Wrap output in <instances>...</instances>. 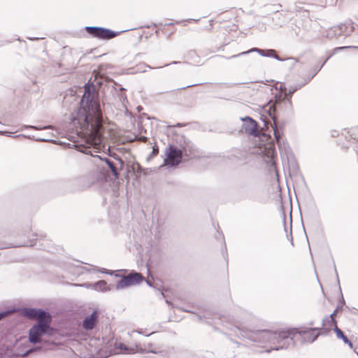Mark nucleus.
Here are the masks:
<instances>
[{
  "mask_svg": "<svg viewBox=\"0 0 358 358\" xmlns=\"http://www.w3.org/2000/svg\"><path fill=\"white\" fill-rule=\"evenodd\" d=\"M103 110V104L101 103L94 85L88 82L84 86V92L72 122L77 127L78 134L94 144L103 142L104 124L108 120Z\"/></svg>",
  "mask_w": 358,
  "mask_h": 358,
  "instance_id": "obj_1",
  "label": "nucleus"
},
{
  "mask_svg": "<svg viewBox=\"0 0 358 358\" xmlns=\"http://www.w3.org/2000/svg\"><path fill=\"white\" fill-rule=\"evenodd\" d=\"M233 331L234 335L238 338L261 344L270 343L273 345L270 350H267L268 352L271 350L287 349L290 345H294L293 337L291 336L289 331H277L268 329H257L242 324L235 326Z\"/></svg>",
  "mask_w": 358,
  "mask_h": 358,
  "instance_id": "obj_2",
  "label": "nucleus"
},
{
  "mask_svg": "<svg viewBox=\"0 0 358 358\" xmlns=\"http://www.w3.org/2000/svg\"><path fill=\"white\" fill-rule=\"evenodd\" d=\"M184 138V145L177 147L174 145H169L165 152L164 164L168 166L175 167L189 158L194 157V148L190 141Z\"/></svg>",
  "mask_w": 358,
  "mask_h": 358,
  "instance_id": "obj_3",
  "label": "nucleus"
},
{
  "mask_svg": "<svg viewBox=\"0 0 358 358\" xmlns=\"http://www.w3.org/2000/svg\"><path fill=\"white\" fill-rule=\"evenodd\" d=\"M271 119V127L276 143L278 144L280 156L282 159L286 157L287 161L293 158V154L288 143L284 139L283 129L285 124L276 120L275 115L269 114Z\"/></svg>",
  "mask_w": 358,
  "mask_h": 358,
  "instance_id": "obj_4",
  "label": "nucleus"
},
{
  "mask_svg": "<svg viewBox=\"0 0 358 358\" xmlns=\"http://www.w3.org/2000/svg\"><path fill=\"white\" fill-rule=\"evenodd\" d=\"M271 105L269 107V110L273 109L272 113H269L271 115H275L276 120H278V115L280 112H282L285 115H290L293 112L292 103L290 98L285 96V94H275L273 97V100L271 101Z\"/></svg>",
  "mask_w": 358,
  "mask_h": 358,
  "instance_id": "obj_5",
  "label": "nucleus"
},
{
  "mask_svg": "<svg viewBox=\"0 0 358 358\" xmlns=\"http://www.w3.org/2000/svg\"><path fill=\"white\" fill-rule=\"evenodd\" d=\"M84 29L91 37L103 41L112 39L128 31L122 30L116 31L108 28L97 26H86Z\"/></svg>",
  "mask_w": 358,
  "mask_h": 358,
  "instance_id": "obj_6",
  "label": "nucleus"
},
{
  "mask_svg": "<svg viewBox=\"0 0 358 358\" xmlns=\"http://www.w3.org/2000/svg\"><path fill=\"white\" fill-rule=\"evenodd\" d=\"M29 234V231H27ZM24 238L17 246H24V247H34L36 246L37 249L43 250H49L50 248L48 246L49 243L47 242L46 240L44 239L45 235L42 233H34L31 234V237L29 236V234H27V231H24V233L22 235Z\"/></svg>",
  "mask_w": 358,
  "mask_h": 358,
  "instance_id": "obj_7",
  "label": "nucleus"
},
{
  "mask_svg": "<svg viewBox=\"0 0 358 358\" xmlns=\"http://www.w3.org/2000/svg\"><path fill=\"white\" fill-rule=\"evenodd\" d=\"M103 342L105 343L106 348L115 346V349H119L121 351H125L128 354H134L138 352L143 353H153L157 354V351L154 350L143 349L139 344H136L134 347L127 346L124 343H117V341H114L113 338L103 337Z\"/></svg>",
  "mask_w": 358,
  "mask_h": 358,
  "instance_id": "obj_8",
  "label": "nucleus"
},
{
  "mask_svg": "<svg viewBox=\"0 0 358 358\" xmlns=\"http://www.w3.org/2000/svg\"><path fill=\"white\" fill-rule=\"evenodd\" d=\"M115 276L120 278V280L115 284L117 290L138 285L144 280L142 274L135 270H131L127 275H115Z\"/></svg>",
  "mask_w": 358,
  "mask_h": 358,
  "instance_id": "obj_9",
  "label": "nucleus"
},
{
  "mask_svg": "<svg viewBox=\"0 0 358 358\" xmlns=\"http://www.w3.org/2000/svg\"><path fill=\"white\" fill-rule=\"evenodd\" d=\"M50 327L48 321H38L34 324L29 331V341L32 344L41 343V337L49 334Z\"/></svg>",
  "mask_w": 358,
  "mask_h": 358,
  "instance_id": "obj_10",
  "label": "nucleus"
},
{
  "mask_svg": "<svg viewBox=\"0 0 358 358\" xmlns=\"http://www.w3.org/2000/svg\"><path fill=\"white\" fill-rule=\"evenodd\" d=\"M264 52V50L263 49H260V48H252L247 51H244V52H240V53H238L236 55H233L229 57L217 55L214 56L213 58H224L226 59H235V58H241L244 56L248 55V54H250L251 52H257L263 57H273L278 61L282 62V61L285 60L284 59H282L278 55H276V52L273 49H268L267 54H264L263 53Z\"/></svg>",
  "mask_w": 358,
  "mask_h": 358,
  "instance_id": "obj_11",
  "label": "nucleus"
},
{
  "mask_svg": "<svg viewBox=\"0 0 358 358\" xmlns=\"http://www.w3.org/2000/svg\"><path fill=\"white\" fill-rule=\"evenodd\" d=\"M294 331L301 336L303 343H312L322 335L320 327H300L295 328Z\"/></svg>",
  "mask_w": 358,
  "mask_h": 358,
  "instance_id": "obj_12",
  "label": "nucleus"
},
{
  "mask_svg": "<svg viewBox=\"0 0 358 358\" xmlns=\"http://www.w3.org/2000/svg\"><path fill=\"white\" fill-rule=\"evenodd\" d=\"M342 135L345 137L346 143H341V139H338V144L341 145V148L346 150L352 148L356 152V150H358V128L345 129Z\"/></svg>",
  "mask_w": 358,
  "mask_h": 358,
  "instance_id": "obj_13",
  "label": "nucleus"
},
{
  "mask_svg": "<svg viewBox=\"0 0 358 358\" xmlns=\"http://www.w3.org/2000/svg\"><path fill=\"white\" fill-rule=\"evenodd\" d=\"M92 157L95 159H99L100 162H104L109 169L111 171L113 175L115 177L118 176V172L119 171L124 170L125 167V163L124 162L120 157L115 158L116 162H114L111 159H108V157H102L99 155H92Z\"/></svg>",
  "mask_w": 358,
  "mask_h": 358,
  "instance_id": "obj_14",
  "label": "nucleus"
},
{
  "mask_svg": "<svg viewBox=\"0 0 358 358\" xmlns=\"http://www.w3.org/2000/svg\"><path fill=\"white\" fill-rule=\"evenodd\" d=\"M243 122L242 129L245 132L254 137L259 136V127L256 120L250 116L240 118Z\"/></svg>",
  "mask_w": 358,
  "mask_h": 358,
  "instance_id": "obj_15",
  "label": "nucleus"
},
{
  "mask_svg": "<svg viewBox=\"0 0 358 358\" xmlns=\"http://www.w3.org/2000/svg\"><path fill=\"white\" fill-rule=\"evenodd\" d=\"M96 178L93 173L80 176L75 180V183L78 189H85L91 187L95 182Z\"/></svg>",
  "mask_w": 358,
  "mask_h": 358,
  "instance_id": "obj_16",
  "label": "nucleus"
},
{
  "mask_svg": "<svg viewBox=\"0 0 358 358\" xmlns=\"http://www.w3.org/2000/svg\"><path fill=\"white\" fill-rule=\"evenodd\" d=\"M334 327H338L335 316L326 315L322 321V327H320L322 335H327Z\"/></svg>",
  "mask_w": 358,
  "mask_h": 358,
  "instance_id": "obj_17",
  "label": "nucleus"
},
{
  "mask_svg": "<svg viewBox=\"0 0 358 358\" xmlns=\"http://www.w3.org/2000/svg\"><path fill=\"white\" fill-rule=\"evenodd\" d=\"M99 315V311L94 310L90 315L86 316L83 320V329L87 331L92 330L98 323Z\"/></svg>",
  "mask_w": 358,
  "mask_h": 358,
  "instance_id": "obj_18",
  "label": "nucleus"
},
{
  "mask_svg": "<svg viewBox=\"0 0 358 358\" xmlns=\"http://www.w3.org/2000/svg\"><path fill=\"white\" fill-rule=\"evenodd\" d=\"M274 15L271 18L274 28L282 27L287 20L285 15L278 13V10L273 11Z\"/></svg>",
  "mask_w": 358,
  "mask_h": 358,
  "instance_id": "obj_19",
  "label": "nucleus"
},
{
  "mask_svg": "<svg viewBox=\"0 0 358 358\" xmlns=\"http://www.w3.org/2000/svg\"><path fill=\"white\" fill-rule=\"evenodd\" d=\"M351 48V46H343V47H338V48H336L334 49L333 52L331 54H330L325 59L324 61L322 62V64L317 69H315L313 70V72L312 73V75L310 76V78H309V80H310L313 78L315 77V76L322 69V68L324 66V65L326 64V62L335 54L338 53V52L344 50V49H347V48Z\"/></svg>",
  "mask_w": 358,
  "mask_h": 358,
  "instance_id": "obj_20",
  "label": "nucleus"
},
{
  "mask_svg": "<svg viewBox=\"0 0 358 358\" xmlns=\"http://www.w3.org/2000/svg\"><path fill=\"white\" fill-rule=\"evenodd\" d=\"M113 289V285H108L103 280H98L94 282V290L97 292H106Z\"/></svg>",
  "mask_w": 358,
  "mask_h": 358,
  "instance_id": "obj_21",
  "label": "nucleus"
},
{
  "mask_svg": "<svg viewBox=\"0 0 358 358\" xmlns=\"http://www.w3.org/2000/svg\"><path fill=\"white\" fill-rule=\"evenodd\" d=\"M282 219H283L284 229H285V231L286 233L287 239L289 241H290L291 244L293 245H294V241H293L292 231V213L290 212V216H289L290 230H289V233L288 234L287 233V227H286V214H285V212L282 206Z\"/></svg>",
  "mask_w": 358,
  "mask_h": 358,
  "instance_id": "obj_22",
  "label": "nucleus"
},
{
  "mask_svg": "<svg viewBox=\"0 0 358 358\" xmlns=\"http://www.w3.org/2000/svg\"><path fill=\"white\" fill-rule=\"evenodd\" d=\"M200 19H192V18H189V19H186V20H181V21H177L176 22V23H173V22H169V23H166L164 24H163L162 23H159V24H157V23H153L152 25L150 26V25H148V26H145L146 28H150L151 27H162V26H164V27H166V26H171V25H173L174 24H180V23H182L184 26H186L187 25V23L188 22H190L192 21H194V22H198L199 21Z\"/></svg>",
  "mask_w": 358,
  "mask_h": 358,
  "instance_id": "obj_23",
  "label": "nucleus"
},
{
  "mask_svg": "<svg viewBox=\"0 0 358 358\" xmlns=\"http://www.w3.org/2000/svg\"><path fill=\"white\" fill-rule=\"evenodd\" d=\"M184 58L188 61H189L192 63H199V56L196 54L195 50H189L188 51L185 55L184 56Z\"/></svg>",
  "mask_w": 358,
  "mask_h": 358,
  "instance_id": "obj_24",
  "label": "nucleus"
},
{
  "mask_svg": "<svg viewBox=\"0 0 358 358\" xmlns=\"http://www.w3.org/2000/svg\"><path fill=\"white\" fill-rule=\"evenodd\" d=\"M37 311H38V308H36L26 307V308H22V313L29 318H35L36 319Z\"/></svg>",
  "mask_w": 358,
  "mask_h": 358,
  "instance_id": "obj_25",
  "label": "nucleus"
},
{
  "mask_svg": "<svg viewBox=\"0 0 358 358\" xmlns=\"http://www.w3.org/2000/svg\"><path fill=\"white\" fill-rule=\"evenodd\" d=\"M306 83L307 82L289 86L287 89V96L291 99L293 94L301 89Z\"/></svg>",
  "mask_w": 358,
  "mask_h": 358,
  "instance_id": "obj_26",
  "label": "nucleus"
},
{
  "mask_svg": "<svg viewBox=\"0 0 358 358\" xmlns=\"http://www.w3.org/2000/svg\"><path fill=\"white\" fill-rule=\"evenodd\" d=\"M345 304V301L343 295L341 293V298L339 299L337 306L336 307V309L332 312V313H331V316H336L338 312L342 311Z\"/></svg>",
  "mask_w": 358,
  "mask_h": 358,
  "instance_id": "obj_27",
  "label": "nucleus"
},
{
  "mask_svg": "<svg viewBox=\"0 0 358 358\" xmlns=\"http://www.w3.org/2000/svg\"><path fill=\"white\" fill-rule=\"evenodd\" d=\"M50 315L49 312L45 310L43 308H38V311L36 313V319H38V321H48L47 320H45L46 318H48Z\"/></svg>",
  "mask_w": 358,
  "mask_h": 358,
  "instance_id": "obj_28",
  "label": "nucleus"
},
{
  "mask_svg": "<svg viewBox=\"0 0 358 358\" xmlns=\"http://www.w3.org/2000/svg\"><path fill=\"white\" fill-rule=\"evenodd\" d=\"M333 330L334 331L337 338L342 340L344 343L347 341L348 342L349 338L345 336L344 332L341 329H339L338 327H334Z\"/></svg>",
  "mask_w": 358,
  "mask_h": 358,
  "instance_id": "obj_29",
  "label": "nucleus"
},
{
  "mask_svg": "<svg viewBox=\"0 0 358 358\" xmlns=\"http://www.w3.org/2000/svg\"><path fill=\"white\" fill-rule=\"evenodd\" d=\"M346 24L345 37L350 36L356 30L355 24L351 20H346Z\"/></svg>",
  "mask_w": 358,
  "mask_h": 358,
  "instance_id": "obj_30",
  "label": "nucleus"
},
{
  "mask_svg": "<svg viewBox=\"0 0 358 358\" xmlns=\"http://www.w3.org/2000/svg\"><path fill=\"white\" fill-rule=\"evenodd\" d=\"M301 24V22L296 20L295 25L294 27H292V31H294V34L299 37H301L302 36V32L300 27Z\"/></svg>",
  "mask_w": 358,
  "mask_h": 358,
  "instance_id": "obj_31",
  "label": "nucleus"
},
{
  "mask_svg": "<svg viewBox=\"0 0 358 358\" xmlns=\"http://www.w3.org/2000/svg\"><path fill=\"white\" fill-rule=\"evenodd\" d=\"M346 21L343 23H341L339 25L336 26V29L338 30V35L343 36L345 37V31L347 29L346 27Z\"/></svg>",
  "mask_w": 358,
  "mask_h": 358,
  "instance_id": "obj_32",
  "label": "nucleus"
},
{
  "mask_svg": "<svg viewBox=\"0 0 358 358\" xmlns=\"http://www.w3.org/2000/svg\"><path fill=\"white\" fill-rule=\"evenodd\" d=\"M50 128V126H43V127H39V126H34V125H23L21 127V130H23L24 129H31L34 130H43V129H47Z\"/></svg>",
  "mask_w": 358,
  "mask_h": 358,
  "instance_id": "obj_33",
  "label": "nucleus"
},
{
  "mask_svg": "<svg viewBox=\"0 0 358 358\" xmlns=\"http://www.w3.org/2000/svg\"><path fill=\"white\" fill-rule=\"evenodd\" d=\"M327 36L329 38H334V37H338V36H340V35H338V30L336 29V26L335 27H333L331 28H330L328 31H327Z\"/></svg>",
  "mask_w": 358,
  "mask_h": 358,
  "instance_id": "obj_34",
  "label": "nucleus"
},
{
  "mask_svg": "<svg viewBox=\"0 0 358 358\" xmlns=\"http://www.w3.org/2000/svg\"><path fill=\"white\" fill-rule=\"evenodd\" d=\"M287 88L285 86V84H280L279 87V92L277 94H282L287 96Z\"/></svg>",
  "mask_w": 358,
  "mask_h": 358,
  "instance_id": "obj_35",
  "label": "nucleus"
},
{
  "mask_svg": "<svg viewBox=\"0 0 358 358\" xmlns=\"http://www.w3.org/2000/svg\"><path fill=\"white\" fill-rule=\"evenodd\" d=\"M79 286L87 289H94V282H86L81 285H79Z\"/></svg>",
  "mask_w": 358,
  "mask_h": 358,
  "instance_id": "obj_36",
  "label": "nucleus"
},
{
  "mask_svg": "<svg viewBox=\"0 0 358 358\" xmlns=\"http://www.w3.org/2000/svg\"><path fill=\"white\" fill-rule=\"evenodd\" d=\"M98 272L101 273L108 274L110 275H113L114 271L112 270H108L106 268H101L98 269Z\"/></svg>",
  "mask_w": 358,
  "mask_h": 358,
  "instance_id": "obj_37",
  "label": "nucleus"
},
{
  "mask_svg": "<svg viewBox=\"0 0 358 358\" xmlns=\"http://www.w3.org/2000/svg\"><path fill=\"white\" fill-rule=\"evenodd\" d=\"M159 153V148L158 147H153L152 148V151L150 155V157H154L155 156H157Z\"/></svg>",
  "mask_w": 358,
  "mask_h": 358,
  "instance_id": "obj_38",
  "label": "nucleus"
},
{
  "mask_svg": "<svg viewBox=\"0 0 358 358\" xmlns=\"http://www.w3.org/2000/svg\"><path fill=\"white\" fill-rule=\"evenodd\" d=\"M203 83H195V84H192V85H187V86H184V87H180V88H178L177 90H185V89H187V88H189V87H194V86H197V85H203Z\"/></svg>",
  "mask_w": 358,
  "mask_h": 358,
  "instance_id": "obj_39",
  "label": "nucleus"
},
{
  "mask_svg": "<svg viewBox=\"0 0 358 358\" xmlns=\"http://www.w3.org/2000/svg\"><path fill=\"white\" fill-rule=\"evenodd\" d=\"M213 29V20H209V27H205L203 28V30L211 31Z\"/></svg>",
  "mask_w": 358,
  "mask_h": 358,
  "instance_id": "obj_40",
  "label": "nucleus"
},
{
  "mask_svg": "<svg viewBox=\"0 0 358 358\" xmlns=\"http://www.w3.org/2000/svg\"><path fill=\"white\" fill-rule=\"evenodd\" d=\"M286 60L290 61L292 66H294L295 64L299 62L298 59L294 57H289L286 59Z\"/></svg>",
  "mask_w": 358,
  "mask_h": 358,
  "instance_id": "obj_41",
  "label": "nucleus"
},
{
  "mask_svg": "<svg viewBox=\"0 0 358 358\" xmlns=\"http://www.w3.org/2000/svg\"><path fill=\"white\" fill-rule=\"evenodd\" d=\"M215 84L217 85H224L227 87H231L235 85L234 83H215Z\"/></svg>",
  "mask_w": 358,
  "mask_h": 358,
  "instance_id": "obj_42",
  "label": "nucleus"
},
{
  "mask_svg": "<svg viewBox=\"0 0 358 358\" xmlns=\"http://www.w3.org/2000/svg\"><path fill=\"white\" fill-rule=\"evenodd\" d=\"M9 313V310H1L0 311V320L4 317L5 316H6L8 315V313Z\"/></svg>",
  "mask_w": 358,
  "mask_h": 358,
  "instance_id": "obj_43",
  "label": "nucleus"
},
{
  "mask_svg": "<svg viewBox=\"0 0 358 358\" xmlns=\"http://www.w3.org/2000/svg\"><path fill=\"white\" fill-rule=\"evenodd\" d=\"M185 125L186 124H184V123H177L175 125H168L167 127L168 128H171V127H184Z\"/></svg>",
  "mask_w": 358,
  "mask_h": 358,
  "instance_id": "obj_44",
  "label": "nucleus"
},
{
  "mask_svg": "<svg viewBox=\"0 0 358 358\" xmlns=\"http://www.w3.org/2000/svg\"><path fill=\"white\" fill-rule=\"evenodd\" d=\"M143 281H145L146 284L149 286V287H155L153 283L150 280H145L144 278V280Z\"/></svg>",
  "mask_w": 358,
  "mask_h": 358,
  "instance_id": "obj_45",
  "label": "nucleus"
},
{
  "mask_svg": "<svg viewBox=\"0 0 358 358\" xmlns=\"http://www.w3.org/2000/svg\"><path fill=\"white\" fill-rule=\"evenodd\" d=\"M331 135L332 137H336L339 135V132L338 131H332Z\"/></svg>",
  "mask_w": 358,
  "mask_h": 358,
  "instance_id": "obj_46",
  "label": "nucleus"
},
{
  "mask_svg": "<svg viewBox=\"0 0 358 358\" xmlns=\"http://www.w3.org/2000/svg\"><path fill=\"white\" fill-rule=\"evenodd\" d=\"M345 344H347V345H348V346H349L351 349H352V348H353V343H352V342L350 339H348V342L347 341V342H345Z\"/></svg>",
  "mask_w": 358,
  "mask_h": 358,
  "instance_id": "obj_47",
  "label": "nucleus"
},
{
  "mask_svg": "<svg viewBox=\"0 0 358 358\" xmlns=\"http://www.w3.org/2000/svg\"><path fill=\"white\" fill-rule=\"evenodd\" d=\"M180 62H178V61H173V62H171V63H169V64H164V66H169V65H171V64H180Z\"/></svg>",
  "mask_w": 358,
  "mask_h": 358,
  "instance_id": "obj_48",
  "label": "nucleus"
},
{
  "mask_svg": "<svg viewBox=\"0 0 358 358\" xmlns=\"http://www.w3.org/2000/svg\"><path fill=\"white\" fill-rule=\"evenodd\" d=\"M219 236H220V237H221V238H224V235H223V234H222V232H221V233H220V232L217 231V234H215V238H216L217 239H218V238H219Z\"/></svg>",
  "mask_w": 358,
  "mask_h": 358,
  "instance_id": "obj_49",
  "label": "nucleus"
},
{
  "mask_svg": "<svg viewBox=\"0 0 358 358\" xmlns=\"http://www.w3.org/2000/svg\"><path fill=\"white\" fill-rule=\"evenodd\" d=\"M334 265L335 272H336V273L337 281H338V283L339 284V283H340V282H339L338 275V273H337V270H336V265H335V264H334Z\"/></svg>",
  "mask_w": 358,
  "mask_h": 358,
  "instance_id": "obj_50",
  "label": "nucleus"
},
{
  "mask_svg": "<svg viewBox=\"0 0 358 358\" xmlns=\"http://www.w3.org/2000/svg\"><path fill=\"white\" fill-rule=\"evenodd\" d=\"M8 131H0V135L6 134V136H8L7 134H8Z\"/></svg>",
  "mask_w": 358,
  "mask_h": 358,
  "instance_id": "obj_51",
  "label": "nucleus"
},
{
  "mask_svg": "<svg viewBox=\"0 0 358 358\" xmlns=\"http://www.w3.org/2000/svg\"><path fill=\"white\" fill-rule=\"evenodd\" d=\"M181 310H182L183 312H186V313H193V311L189 310H187V309H184V308H181Z\"/></svg>",
  "mask_w": 358,
  "mask_h": 358,
  "instance_id": "obj_52",
  "label": "nucleus"
},
{
  "mask_svg": "<svg viewBox=\"0 0 358 358\" xmlns=\"http://www.w3.org/2000/svg\"><path fill=\"white\" fill-rule=\"evenodd\" d=\"M231 341L232 343H235L237 345H241L238 341H236L235 340L231 339Z\"/></svg>",
  "mask_w": 358,
  "mask_h": 358,
  "instance_id": "obj_53",
  "label": "nucleus"
},
{
  "mask_svg": "<svg viewBox=\"0 0 358 358\" xmlns=\"http://www.w3.org/2000/svg\"><path fill=\"white\" fill-rule=\"evenodd\" d=\"M110 355H112L111 350H110V352L108 354H106L105 356L101 357V358H106L108 357Z\"/></svg>",
  "mask_w": 358,
  "mask_h": 358,
  "instance_id": "obj_54",
  "label": "nucleus"
},
{
  "mask_svg": "<svg viewBox=\"0 0 358 358\" xmlns=\"http://www.w3.org/2000/svg\"><path fill=\"white\" fill-rule=\"evenodd\" d=\"M166 303L168 304V305H171V306H173V304L167 299H166Z\"/></svg>",
  "mask_w": 358,
  "mask_h": 358,
  "instance_id": "obj_55",
  "label": "nucleus"
},
{
  "mask_svg": "<svg viewBox=\"0 0 358 358\" xmlns=\"http://www.w3.org/2000/svg\"><path fill=\"white\" fill-rule=\"evenodd\" d=\"M29 39L31 41H36V40H38L39 38H29Z\"/></svg>",
  "mask_w": 358,
  "mask_h": 358,
  "instance_id": "obj_56",
  "label": "nucleus"
},
{
  "mask_svg": "<svg viewBox=\"0 0 358 358\" xmlns=\"http://www.w3.org/2000/svg\"><path fill=\"white\" fill-rule=\"evenodd\" d=\"M38 141H48L49 140L45 139V138H41V139H38Z\"/></svg>",
  "mask_w": 358,
  "mask_h": 358,
  "instance_id": "obj_57",
  "label": "nucleus"
},
{
  "mask_svg": "<svg viewBox=\"0 0 358 358\" xmlns=\"http://www.w3.org/2000/svg\"><path fill=\"white\" fill-rule=\"evenodd\" d=\"M126 169H127V172H129L130 166L127 165Z\"/></svg>",
  "mask_w": 358,
  "mask_h": 358,
  "instance_id": "obj_58",
  "label": "nucleus"
},
{
  "mask_svg": "<svg viewBox=\"0 0 358 358\" xmlns=\"http://www.w3.org/2000/svg\"><path fill=\"white\" fill-rule=\"evenodd\" d=\"M301 1L299 2L300 3H306L308 0H301Z\"/></svg>",
  "mask_w": 358,
  "mask_h": 358,
  "instance_id": "obj_59",
  "label": "nucleus"
},
{
  "mask_svg": "<svg viewBox=\"0 0 358 358\" xmlns=\"http://www.w3.org/2000/svg\"><path fill=\"white\" fill-rule=\"evenodd\" d=\"M308 324H309L310 326H313V325L314 324V321H310V322L308 323Z\"/></svg>",
  "mask_w": 358,
  "mask_h": 358,
  "instance_id": "obj_60",
  "label": "nucleus"
},
{
  "mask_svg": "<svg viewBox=\"0 0 358 358\" xmlns=\"http://www.w3.org/2000/svg\"><path fill=\"white\" fill-rule=\"evenodd\" d=\"M197 317L199 321L202 320V317L200 315H198Z\"/></svg>",
  "mask_w": 358,
  "mask_h": 358,
  "instance_id": "obj_61",
  "label": "nucleus"
},
{
  "mask_svg": "<svg viewBox=\"0 0 358 358\" xmlns=\"http://www.w3.org/2000/svg\"><path fill=\"white\" fill-rule=\"evenodd\" d=\"M159 30H156V31H155V34H156L157 36H158V35H159Z\"/></svg>",
  "mask_w": 358,
  "mask_h": 358,
  "instance_id": "obj_62",
  "label": "nucleus"
},
{
  "mask_svg": "<svg viewBox=\"0 0 358 358\" xmlns=\"http://www.w3.org/2000/svg\"><path fill=\"white\" fill-rule=\"evenodd\" d=\"M141 108H142V107H141V106H138V107H137V109H138V111H140V110H141Z\"/></svg>",
  "mask_w": 358,
  "mask_h": 358,
  "instance_id": "obj_63",
  "label": "nucleus"
},
{
  "mask_svg": "<svg viewBox=\"0 0 358 358\" xmlns=\"http://www.w3.org/2000/svg\"><path fill=\"white\" fill-rule=\"evenodd\" d=\"M137 332H138V334H143L142 330H138V331H137Z\"/></svg>",
  "mask_w": 358,
  "mask_h": 358,
  "instance_id": "obj_64",
  "label": "nucleus"
}]
</instances>
